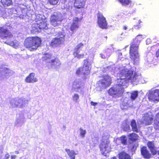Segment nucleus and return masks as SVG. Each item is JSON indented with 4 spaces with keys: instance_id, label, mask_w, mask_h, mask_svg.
Segmentation results:
<instances>
[{
    "instance_id": "nucleus-12",
    "label": "nucleus",
    "mask_w": 159,
    "mask_h": 159,
    "mask_svg": "<svg viewBox=\"0 0 159 159\" xmlns=\"http://www.w3.org/2000/svg\"><path fill=\"white\" fill-rule=\"evenodd\" d=\"M82 16L78 17H75L73 20L72 23L70 26V30L73 31H76L79 27V23L83 19Z\"/></svg>"
},
{
    "instance_id": "nucleus-37",
    "label": "nucleus",
    "mask_w": 159,
    "mask_h": 159,
    "mask_svg": "<svg viewBox=\"0 0 159 159\" xmlns=\"http://www.w3.org/2000/svg\"><path fill=\"white\" fill-rule=\"evenodd\" d=\"M80 136L82 137H84L86 133V130H83V129H82L81 128H80Z\"/></svg>"
},
{
    "instance_id": "nucleus-15",
    "label": "nucleus",
    "mask_w": 159,
    "mask_h": 159,
    "mask_svg": "<svg viewBox=\"0 0 159 159\" xmlns=\"http://www.w3.org/2000/svg\"><path fill=\"white\" fill-rule=\"evenodd\" d=\"M121 91V90H120V89L113 87L109 89L108 92L110 95L114 97L117 95L120 94Z\"/></svg>"
},
{
    "instance_id": "nucleus-14",
    "label": "nucleus",
    "mask_w": 159,
    "mask_h": 159,
    "mask_svg": "<svg viewBox=\"0 0 159 159\" xmlns=\"http://www.w3.org/2000/svg\"><path fill=\"white\" fill-rule=\"evenodd\" d=\"M24 122V117L23 113H17L16 115L15 125L18 126H21Z\"/></svg>"
},
{
    "instance_id": "nucleus-11",
    "label": "nucleus",
    "mask_w": 159,
    "mask_h": 159,
    "mask_svg": "<svg viewBox=\"0 0 159 159\" xmlns=\"http://www.w3.org/2000/svg\"><path fill=\"white\" fill-rule=\"evenodd\" d=\"M13 37V35L7 30L0 28V37L3 39H7Z\"/></svg>"
},
{
    "instance_id": "nucleus-36",
    "label": "nucleus",
    "mask_w": 159,
    "mask_h": 159,
    "mask_svg": "<svg viewBox=\"0 0 159 159\" xmlns=\"http://www.w3.org/2000/svg\"><path fill=\"white\" fill-rule=\"evenodd\" d=\"M84 45V44L81 43L78 44L76 47L75 48V51H79V49L83 46Z\"/></svg>"
},
{
    "instance_id": "nucleus-6",
    "label": "nucleus",
    "mask_w": 159,
    "mask_h": 159,
    "mask_svg": "<svg viewBox=\"0 0 159 159\" xmlns=\"http://www.w3.org/2000/svg\"><path fill=\"white\" fill-rule=\"evenodd\" d=\"M97 23L98 26L102 29H107L108 28L107 22L106 18L100 12L97 14Z\"/></svg>"
},
{
    "instance_id": "nucleus-44",
    "label": "nucleus",
    "mask_w": 159,
    "mask_h": 159,
    "mask_svg": "<svg viewBox=\"0 0 159 159\" xmlns=\"http://www.w3.org/2000/svg\"><path fill=\"white\" fill-rule=\"evenodd\" d=\"M133 28L134 29H139L140 28V26L139 25H134V27H133Z\"/></svg>"
},
{
    "instance_id": "nucleus-52",
    "label": "nucleus",
    "mask_w": 159,
    "mask_h": 159,
    "mask_svg": "<svg viewBox=\"0 0 159 159\" xmlns=\"http://www.w3.org/2000/svg\"><path fill=\"white\" fill-rule=\"evenodd\" d=\"M110 159H117L116 157H112Z\"/></svg>"
},
{
    "instance_id": "nucleus-8",
    "label": "nucleus",
    "mask_w": 159,
    "mask_h": 159,
    "mask_svg": "<svg viewBox=\"0 0 159 159\" xmlns=\"http://www.w3.org/2000/svg\"><path fill=\"white\" fill-rule=\"evenodd\" d=\"M143 119L141 123L146 125H151L154 120V116L151 113H145L143 114Z\"/></svg>"
},
{
    "instance_id": "nucleus-30",
    "label": "nucleus",
    "mask_w": 159,
    "mask_h": 159,
    "mask_svg": "<svg viewBox=\"0 0 159 159\" xmlns=\"http://www.w3.org/2000/svg\"><path fill=\"white\" fill-rule=\"evenodd\" d=\"M87 53H79V51H75L74 52V55L75 57H77L78 59L83 58L84 57L85 55H87Z\"/></svg>"
},
{
    "instance_id": "nucleus-49",
    "label": "nucleus",
    "mask_w": 159,
    "mask_h": 159,
    "mask_svg": "<svg viewBox=\"0 0 159 159\" xmlns=\"http://www.w3.org/2000/svg\"><path fill=\"white\" fill-rule=\"evenodd\" d=\"M4 12V11H2L1 9V8H0V14L2 15Z\"/></svg>"
},
{
    "instance_id": "nucleus-1",
    "label": "nucleus",
    "mask_w": 159,
    "mask_h": 159,
    "mask_svg": "<svg viewBox=\"0 0 159 159\" xmlns=\"http://www.w3.org/2000/svg\"><path fill=\"white\" fill-rule=\"evenodd\" d=\"M137 76L136 73L130 69L122 70L120 73V79L117 80L118 85L123 86L130 80L133 82L136 80Z\"/></svg>"
},
{
    "instance_id": "nucleus-38",
    "label": "nucleus",
    "mask_w": 159,
    "mask_h": 159,
    "mask_svg": "<svg viewBox=\"0 0 159 159\" xmlns=\"http://www.w3.org/2000/svg\"><path fill=\"white\" fill-rule=\"evenodd\" d=\"M59 0H48L49 2L51 4L55 5L57 4Z\"/></svg>"
},
{
    "instance_id": "nucleus-46",
    "label": "nucleus",
    "mask_w": 159,
    "mask_h": 159,
    "mask_svg": "<svg viewBox=\"0 0 159 159\" xmlns=\"http://www.w3.org/2000/svg\"><path fill=\"white\" fill-rule=\"evenodd\" d=\"M128 28V26L126 25H124L123 27V29L124 30H126Z\"/></svg>"
},
{
    "instance_id": "nucleus-40",
    "label": "nucleus",
    "mask_w": 159,
    "mask_h": 159,
    "mask_svg": "<svg viewBox=\"0 0 159 159\" xmlns=\"http://www.w3.org/2000/svg\"><path fill=\"white\" fill-rule=\"evenodd\" d=\"M36 19L39 21L42 20V16L40 14H37L36 15Z\"/></svg>"
},
{
    "instance_id": "nucleus-35",
    "label": "nucleus",
    "mask_w": 159,
    "mask_h": 159,
    "mask_svg": "<svg viewBox=\"0 0 159 159\" xmlns=\"http://www.w3.org/2000/svg\"><path fill=\"white\" fill-rule=\"evenodd\" d=\"M120 140L121 143L124 145H126L127 144L126 136L125 135H122L120 137Z\"/></svg>"
},
{
    "instance_id": "nucleus-28",
    "label": "nucleus",
    "mask_w": 159,
    "mask_h": 159,
    "mask_svg": "<svg viewBox=\"0 0 159 159\" xmlns=\"http://www.w3.org/2000/svg\"><path fill=\"white\" fill-rule=\"evenodd\" d=\"M52 61H51V65L54 66V67H58L60 66L61 63L60 61L57 58L55 59H52Z\"/></svg>"
},
{
    "instance_id": "nucleus-54",
    "label": "nucleus",
    "mask_w": 159,
    "mask_h": 159,
    "mask_svg": "<svg viewBox=\"0 0 159 159\" xmlns=\"http://www.w3.org/2000/svg\"><path fill=\"white\" fill-rule=\"evenodd\" d=\"M2 77V75H1V76H0V80L2 79H3V78H2L1 77Z\"/></svg>"
},
{
    "instance_id": "nucleus-45",
    "label": "nucleus",
    "mask_w": 159,
    "mask_h": 159,
    "mask_svg": "<svg viewBox=\"0 0 159 159\" xmlns=\"http://www.w3.org/2000/svg\"><path fill=\"white\" fill-rule=\"evenodd\" d=\"M156 57H159V49H158L156 52Z\"/></svg>"
},
{
    "instance_id": "nucleus-25",
    "label": "nucleus",
    "mask_w": 159,
    "mask_h": 159,
    "mask_svg": "<svg viewBox=\"0 0 159 159\" xmlns=\"http://www.w3.org/2000/svg\"><path fill=\"white\" fill-rule=\"evenodd\" d=\"M38 26L39 24L37 23L33 24L31 30V31L32 33L35 34L36 33L39 31V28Z\"/></svg>"
},
{
    "instance_id": "nucleus-29",
    "label": "nucleus",
    "mask_w": 159,
    "mask_h": 159,
    "mask_svg": "<svg viewBox=\"0 0 159 159\" xmlns=\"http://www.w3.org/2000/svg\"><path fill=\"white\" fill-rule=\"evenodd\" d=\"M39 30H47L48 28V26L47 23L45 22H40L39 24Z\"/></svg>"
},
{
    "instance_id": "nucleus-53",
    "label": "nucleus",
    "mask_w": 159,
    "mask_h": 159,
    "mask_svg": "<svg viewBox=\"0 0 159 159\" xmlns=\"http://www.w3.org/2000/svg\"><path fill=\"white\" fill-rule=\"evenodd\" d=\"M15 153L16 154H19V152L18 151H15Z\"/></svg>"
},
{
    "instance_id": "nucleus-13",
    "label": "nucleus",
    "mask_w": 159,
    "mask_h": 159,
    "mask_svg": "<svg viewBox=\"0 0 159 159\" xmlns=\"http://www.w3.org/2000/svg\"><path fill=\"white\" fill-rule=\"evenodd\" d=\"M86 3V0H75L73 3V6L76 9L84 8Z\"/></svg>"
},
{
    "instance_id": "nucleus-3",
    "label": "nucleus",
    "mask_w": 159,
    "mask_h": 159,
    "mask_svg": "<svg viewBox=\"0 0 159 159\" xmlns=\"http://www.w3.org/2000/svg\"><path fill=\"white\" fill-rule=\"evenodd\" d=\"M41 44V40L38 37L27 38L24 42V46L30 51L36 50Z\"/></svg>"
},
{
    "instance_id": "nucleus-42",
    "label": "nucleus",
    "mask_w": 159,
    "mask_h": 159,
    "mask_svg": "<svg viewBox=\"0 0 159 159\" xmlns=\"http://www.w3.org/2000/svg\"><path fill=\"white\" fill-rule=\"evenodd\" d=\"M57 37H58V38L60 39H63V42L64 41V35L63 34H60L59 36Z\"/></svg>"
},
{
    "instance_id": "nucleus-5",
    "label": "nucleus",
    "mask_w": 159,
    "mask_h": 159,
    "mask_svg": "<svg viewBox=\"0 0 159 159\" xmlns=\"http://www.w3.org/2000/svg\"><path fill=\"white\" fill-rule=\"evenodd\" d=\"M62 20V16L61 13L54 12L51 16L50 24L54 27L58 26L61 24Z\"/></svg>"
},
{
    "instance_id": "nucleus-22",
    "label": "nucleus",
    "mask_w": 159,
    "mask_h": 159,
    "mask_svg": "<svg viewBox=\"0 0 159 159\" xmlns=\"http://www.w3.org/2000/svg\"><path fill=\"white\" fill-rule=\"evenodd\" d=\"M21 101L20 99H12L11 100L10 103L12 107L15 108L19 107L20 102Z\"/></svg>"
},
{
    "instance_id": "nucleus-50",
    "label": "nucleus",
    "mask_w": 159,
    "mask_h": 159,
    "mask_svg": "<svg viewBox=\"0 0 159 159\" xmlns=\"http://www.w3.org/2000/svg\"><path fill=\"white\" fill-rule=\"evenodd\" d=\"M10 155L8 154H6L5 155V157L7 158L8 159Z\"/></svg>"
},
{
    "instance_id": "nucleus-27",
    "label": "nucleus",
    "mask_w": 159,
    "mask_h": 159,
    "mask_svg": "<svg viewBox=\"0 0 159 159\" xmlns=\"http://www.w3.org/2000/svg\"><path fill=\"white\" fill-rule=\"evenodd\" d=\"M154 126L156 129L159 130V113H157L156 115Z\"/></svg>"
},
{
    "instance_id": "nucleus-51",
    "label": "nucleus",
    "mask_w": 159,
    "mask_h": 159,
    "mask_svg": "<svg viewBox=\"0 0 159 159\" xmlns=\"http://www.w3.org/2000/svg\"><path fill=\"white\" fill-rule=\"evenodd\" d=\"M67 152L68 155H69L70 154V150L69 149H66L65 150Z\"/></svg>"
},
{
    "instance_id": "nucleus-43",
    "label": "nucleus",
    "mask_w": 159,
    "mask_h": 159,
    "mask_svg": "<svg viewBox=\"0 0 159 159\" xmlns=\"http://www.w3.org/2000/svg\"><path fill=\"white\" fill-rule=\"evenodd\" d=\"M90 103L92 105L94 106H96L98 104L97 102H94L93 101L91 102Z\"/></svg>"
},
{
    "instance_id": "nucleus-2",
    "label": "nucleus",
    "mask_w": 159,
    "mask_h": 159,
    "mask_svg": "<svg viewBox=\"0 0 159 159\" xmlns=\"http://www.w3.org/2000/svg\"><path fill=\"white\" fill-rule=\"evenodd\" d=\"M139 42L135 39L130 44L129 55V57L133 61L134 64H137L139 61V55L138 49Z\"/></svg>"
},
{
    "instance_id": "nucleus-17",
    "label": "nucleus",
    "mask_w": 159,
    "mask_h": 159,
    "mask_svg": "<svg viewBox=\"0 0 159 159\" xmlns=\"http://www.w3.org/2000/svg\"><path fill=\"white\" fill-rule=\"evenodd\" d=\"M147 146L152 155H155L157 154V148L155 146L154 141H148L147 143Z\"/></svg>"
},
{
    "instance_id": "nucleus-20",
    "label": "nucleus",
    "mask_w": 159,
    "mask_h": 159,
    "mask_svg": "<svg viewBox=\"0 0 159 159\" xmlns=\"http://www.w3.org/2000/svg\"><path fill=\"white\" fill-rule=\"evenodd\" d=\"M119 159H131L130 156L124 151H122L118 154Z\"/></svg>"
},
{
    "instance_id": "nucleus-32",
    "label": "nucleus",
    "mask_w": 159,
    "mask_h": 159,
    "mask_svg": "<svg viewBox=\"0 0 159 159\" xmlns=\"http://www.w3.org/2000/svg\"><path fill=\"white\" fill-rule=\"evenodd\" d=\"M21 102H20L19 107H24L28 103V101L27 100L20 99Z\"/></svg>"
},
{
    "instance_id": "nucleus-41",
    "label": "nucleus",
    "mask_w": 159,
    "mask_h": 159,
    "mask_svg": "<svg viewBox=\"0 0 159 159\" xmlns=\"http://www.w3.org/2000/svg\"><path fill=\"white\" fill-rule=\"evenodd\" d=\"M79 98V96L78 94H75L72 97L73 100L75 101H77Z\"/></svg>"
},
{
    "instance_id": "nucleus-39",
    "label": "nucleus",
    "mask_w": 159,
    "mask_h": 159,
    "mask_svg": "<svg viewBox=\"0 0 159 159\" xmlns=\"http://www.w3.org/2000/svg\"><path fill=\"white\" fill-rule=\"evenodd\" d=\"M10 44L11 46H13L15 48H17L19 45V44L18 43L14 42H11Z\"/></svg>"
},
{
    "instance_id": "nucleus-48",
    "label": "nucleus",
    "mask_w": 159,
    "mask_h": 159,
    "mask_svg": "<svg viewBox=\"0 0 159 159\" xmlns=\"http://www.w3.org/2000/svg\"><path fill=\"white\" fill-rule=\"evenodd\" d=\"M16 156V155H12L11 157V159H15Z\"/></svg>"
},
{
    "instance_id": "nucleus-7",
    "label": "nucleus",
    "mask_w": 159,
    "mask_h": 159,
    "mask_svg": "<svg viewBox=\"0 0 159 159\" xmlns=\"http://www.w3.org/2000/svg\"><path fill=\"white\" fill-rule=\"evenodd\" d=\"M148 98L151 101L158 102L159 101V89L149 91Z\"/></svg>"
},
{
    "instance_id": "nucleus-21",
    "label": "nucleus",
    "mask_w": 159,
    "mask_h": 159,
    "mask_svg": "<svg viewBox=\"0 0 159 159\" xmlns=\"http://www.w3.org/2000/svg\"><path fill=\"white\" fill-rule=\"evenodd\" d=\"M130 125L131 127L132 130L133 132L137 133L139 132L140 127H137L136 121L134 120L133 119L131 120Z\"/></svg>"
},
{
    "instance_id": "nucleus-26",
    "label": "nucleus",
    "mask_w": 159,
    "mask_h": 159,
    "mask_svg": "<svg viewBox=\"0 0 159 159\" xmlns=\"http://www.w3.org/2000/svg\"><path fill=\"white\" fill-rule=\"evenodd\" d=\"M42 59L43 60L47 62L51 63L53 59H52V55L51 54L47 53L45 54L43 57Z\"/></svg>"
},
{
    "instance_id": "nucleus-33",
    "label": "nucleus",
    "mask_w": 159,
    "mask_h": 159,
    "mask_svg": "<svg viewBox=\"0 0 159 159\" xmlns=\"http://www.w3.org/2000/svg\"><path fill=\"white\" fill-rule=\"evenodd\" d=\"M130 94V99L132 100H134L138 96V92L137 91H134L132 92Z\"/></svg>"
},
{
    "instance_id": "nucleus-23",
    "label": "nucleus",
    "mask_w": 159,
    "mask_h": 159,
    "mask_svg": "<svg viewBox=\"0 0 159 159\" xmlns=\"http://www.w3.org/2000/svg\"><path fill=\"white\" fill-rule=\"evenodd\" d=\"M129 140L132 143L138 140L139 136L138 135L135 133H131L128 135Z\"/></svg>"
},
{
    "instance_id": "nucleus-31",
    "label": "nucleus",
    "mask_w": 159,
    "mask_h": 159,
    "mask_svg": "<svg viewBox=\"0 0 159 159\" xmlns=\"http://www.w3.org/2000/svg\"><path fill=\"white\" fill-rule=\"evenodd\" d=\"M123 6H128L132 3L131 0H117Z\"/></svg>"
},
{
    "instance_id": "nucleus-4",
    "label": "nucleus",
    "mask_w": 159,
    "mask_h": 159,
    "mask_svg": "<svg viewBox=\"0 0 159 159\" xmlns=\"http://www.w3.org/2000/svg\"><path fill=\"white\" fill-rule=\"evenodd\" d=\"M84 65L82 67H79L76 70V73L78 75H82L84 76L90 74L91 69L92 63L88 59L84 60Z\"/></svg>"
},
{
    "instance_id": "nucleus-47",
    "label": "nucleus",
    "mask_w": 159,
    "mask_h": 159,
    "mask_svg": "<svg viewBox=\"0 0 159 159\" xmlns=\"http://www.w3.org/2000/svg\"><path fill=\"white\" fill-rule=\"evenodd\" d=\"M75 156L74 155H73L72 156H71V155H70V157L71 159H75Z\"/></svg>"
},
{
    "instance_id": "nucleus-16",
    "label": "nucleus",
    "mask_w": 159,
    "mask_h": 159,
    "mask_svg": "<svg viewBox=\"0 0 159 159\" xmlns=\"http://www.w3.org/2000/svg\"><path fill=\"white\" fill-rule=\"evenodd\" d=\"M141 153L144 158L149 159L152 157L151 154L149 152L146 146H143L141 148Z\"/></svg>"
},
{
    "instance_id": "nucleus-18",
    "label": "nucleus",
    "mask_w": 159,
    "mask_h": 159,
    "mask_svg": "<svg viewBox=\"0 0 159 159\" xmlns=\"http://www.w3.org/2000/svg\"><path fill=\"white\" fill-rule=\"evenodd\" d=\"M25 81L27 83H34L37 82L38 80L37 78L35 77V74L32 73L26 78Z\"/></svg>"
},
{
    "instance_id": "nucleus-19",
    "label": "nucleus",
    "mask_w": 159,
    "mask_h": 159,
    "mask_svg": "<svg viewBox=\"0 0 159 159\" xmlns=\"http://www.w3.org/2000/svg\"><path fill=\"white\" fill-rule=\"evenodd\" d=\"M63 43V39H60L58 37L53 39L51 43V45L53 47L59 46Z\"/></svg>"
},
{
    "instance_id": "nucleus-24",
    "label": "nucleus",
    "mask_w": 159,
    "mask_h": 159,
    "mask_svg": "<svg viewBox=\"0 0 159 159\" xmlns=\"http://www.w3.org/2000/svg\"><path fill=\"white\" fill-rule=\"evenodd\" d=\"M108 145L107 143L104 141H102L99 145V148L101 151L102 152V154H104L105 152L107 150V148Z\"/></svg>"
},
{
    "instance_id": "nucleus-9",
    "label": "nucleus",
    "mask_w": 159,
    "mask_h": 159,
    "mask_svg": "<svg viewBox=\"0 0 159 159\" xmlns=\"http://www.w3.org/2000/svg\"><path fill=\"white\" fill-rule=\"evenodd\" d=\"M14 74L12 70L7 68L4 66H0V75H2V78H4L7 76H9Z\"/></svg>"
},
{
    "instance_id": "nucleus-10",
    "label": "nucleus",
    "mask_w": 159,
    "mask_h": 159,
    "mask_svg": "<svg viewBox=\"0 0 159 159\" xmlns=\"http://www.w3.org/2000/svg\"><path fill=\"white\" fill-rule=\"evenodd\" d=\"M98 82L102 87L106 88L110 85L111 83V78L108 75H105L103 76V79L99 80Z\"/></svg>"
},
{
    "instance_id": "nucleus-34",
    "label": "nucleus",
    "mask_w": 159,
    "mask_h": 159,
    "mask_svg": "<svg viewBox=\"0 0 159 159\" xmlns=\"http://www.w3.org/2000/svg\"><path fill=\"white\" fill-rule=\"evenodd\" d=\"M1 2L4 6L10 5L12 2L11 0H1Z\"/></svg>"
}]
</instances>
